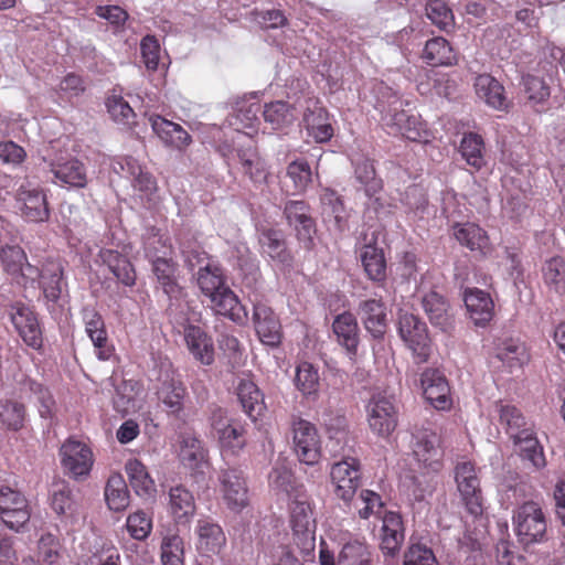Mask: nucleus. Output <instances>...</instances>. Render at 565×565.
Returning a JSON list of instances; mask_svg holds the SVG:
<instances>
[{"instance_id":"nucleus-8","label":"nucleus","mask_w":565,"mask_h":565,"mask_svg":"<svg viewBox=\"0 0 565 565\" xmlns=\"http://www.w3.org/2000/svg\"><path fill=\"white\" fill-rule=\"evenodd\" d=\"M515 531L524 544L542 540L546 531V521L541 507L535 502H526L519 508L514 516Z\"/></svg>"},{"instance_id":"nucleus-2","label":"nucleus","mask_w":565,"mask_h":565,"mask_svg":"<svg viewBox=\"0 0 565 565\" xmlns=\"http://www.w3.org/2000/svg\"><path fill=\"white\" fill-rule=\"evenodd\" d=\"M60 461L65 475L75 480H86L93 469L95 457L89 445L76 438H67L60 447Z\"/></svg>"},{"instance_id":"nucleus-23","label":"nucleus","mask_w":565,"mask_h":565,"mask_svg":"<svg viewBox=\"0 0 565 565\" xmlns=\"http://www.w3.org/2000/svg\"><path fill=\"white\" fill-rule=\"evenodd\" d=\"M149 121L153 132L168 147L183 150L192 141L191 136L179 124L158 115L150 116Z\"/></svg>"},{"instance_id":"nucleus-41","label":"nucleus","mask_w":565,"mask_h":565,"mask_svg":"<svg viewBox=\"0 0 565 565\" xmlns=\"http://www.w3.org/2000/svg\"><path fill=\"white\" fill-rule=\"evenodd\" d=\"M263 254L280 264H289L291 255L286 248L284 235L277 230H264L258 237Z\"/></svg>"},{"instance_id":"nucleus-25","label":"nucleus","mask_w":565,"mask_h":565,"mask_svg":"<svg viewBox=\"0 0 565 565\" xmlns=\"http://www.w3.org/2000/svg\"><path fill=\"white\" fill-rule=\"evenodd\" d=\"M85 331L92 340L99 360H108L111 355V347L108 344L107 333L100 315L92 308L83 310Z\"/></svg>"},{"instance_id":"nucleus-56","label":"nucleus","mask_w":565,"mask_h":565,"mask_svg":"<svg viewBox=\"0 0 565 565\" xmlns=\"http://www.w3.org/2000/svg\"><path fill=\"white\" fill-rule=\"evenodd\" d=\"M365 273L372 280H382L385 277V259L381 249L365 246L361 254Z\"/></svg>"},{"instance_id":"nucleus-29","label":"nucleus","mask_w":565,"mask_h":565,"mask_svg":"<svg viewBox=\"0 0 565 565\" xmlns=\"http://www.w3.org/2000/svg\"><path fill=\"white\" fill-rule=\"evenodd\" d=\"M290 524L296 534L313 533L316 522L308 497L298 492L290 501Z\"/></svg>"},{"instance_id":"nucleus-27","label":"nucleus","mask_w":565,"mask_h":565,"mask_svg":"<svg viewBox=\"0 0 565 565\" xmlns=\"http://www.w3.org/2000/svg\"><path fill=\"white\" fill-rule=\"evenodd\" d=\"M193 494L182 486L169 490L168 510L177 524H186L195 514Z\"/></svg>"},{"instance_id":"nucleus-53","label":"nucleus","mask_w":565,"mask_h":565,"mask_svg":"<svg viewBox=\"0 0 565 565\" xmlns=\"http://www.w3.org/2000/svg\"><path fill=\"white\" fill-rule=\"evenodd\" d=\"M424 58L431 65H451L456 61L451 46L444 38L427 41Z\"/></svg>"},{"instance_id":"nucleus-1","label":"nucleus","mask_w":565,"mask_h":565,"mask_svg":"<svg viewBox=\"0 0 565 565\" xmlns=\"http://www.w3.org/2000/svg\"><path fill=\"white\" fill-rule=\"evenodd\" d=\"M50 507L64 526L76 529L85 523L84 505L65 480H57L52 483Z\"/></svg>"},{"instance_id":"nucleus-11","label":"nucleus","mask_w":565,"mask_h":565,"mask_svg":"<svg viewBox=\"0 0 565 565\" xmlns=\"http://www.w3.org/2000/svg\"><path fill=\"white\" fill-rule=\"evenodd\" d=\"M335 494L344 502L353 499L360 487L361 473L360 463L353 457H345L343 460L333 463L330 471Z\"/></svg>"},{"instance_id":"nucleus-33","label":"nucleus","mask_w":565,"mask_h":565,"mask_svg":"<svg viewBox=\"0 0 565 565\" xmlns=\"http://www.w3.org/2000/svg\"><path fill=\"white\" fill-rule=\"evenodd\" d=\"M125 471L136 494L142 499H153L157 493L154 480L149 475L147 467L138 459H129L125 465Z\"/></svg>"},{"instance_id":"nucleus-15","label":"nucleus","mask_w":565,"mask_h":565,"mask_svg":"<svg viewBox=\"0 0 565 565\" xmlns=\"http://www.w3.org/2000/svg\"><path fill=\"white\" fill-rule=\"evenodd\" d=\"M9 315L23 341L30 347L39 348L42 343L41 330L33 311L28 306L17 302L10 307Z\"/></svg>"},{"instance_id":"nucleus-42","label":"nucleus","mask_w":565,"mask_h":565,"mask_svg":"<svg viewBox=\"0 0 565 565\" xmlns=\"http://www.w3.org/2000/svg\"><path fill=\"white\" fill-rule=\"evenodd\" d=\"M456 239L472 252L483 253L489 245L486 232L475 223H462L454 226Z\"/></svg>"},{"instance_id":"nucleus-14","label":"nucleus","mask_w":565,"mask_h":565,"mask_svg":"<svg viewBox=\"0 0 565 565\" xmlns=\"http://www.w3.org/2000/svg\"><path fill=\"white\" fill-rule=\"evenodd\" d=\"M1 263L4 270L20 285L33 286L39 278V269L26 262L20 246H6L1 249Z\"/></svg>"},{"instance_id":"nucleus-46","label":"nucleus","mask_w":565,"mask_h":565,"mask_svg":"<svg viewBox=\"0 0 565 565\" xmlns=\"http://www.w3.org/2000/svg\"><path fill=\"white\" fill-rule=\"evenodd\" d=\"M497 358L513 372L520 370L527 361L525 345L518 340H507L497 350Z\"/></svg>"},{"instance_id":"nucleus-24","label":"nucleus","mask_w":565,"mask_h":565,"mask_svg":"<svg viewBox=\"0 0 565 565\" xmlns=\"http://www.w3.org/2000/svg\"><path fill=\"white\" fill-rule=\"evenodd\" d=\"M422 306L433 326L443 331L452 328L454 315L448 301L431 290L423 296Z\"/></svg>"},{"instance_id":"nucleus-51","label":"nucleus","mask_w":565,"mask_h":565,"mask_svg":"<svg viewBox=\"0 0 565 565\" xmlns=\"http://www.w3.org/2000/svg\"><path fill=\"white\" fill-rule=\"evenodd\" d=\"M25 385L28 386V390L34 395L40 417L44 420L52 422L56 415L57 407L51 392L42 384L33 380H26Z\"/></svg>"},{"instance_id":"nucleus-47","label":"nucleus","mask_w":565,"mask_h":565,"mask_svg":"<svg viewBox=\"0 0 565 565\" xmlns=\"http://www.w3.org/2000/svg\"><path fill=\"white\" fill-rule=\"evenodd\" d=\"M99 258L122 284L126 286L135 284L136 274L131 264L116 250L102 249L99 252Z\"/></svg>"},{"instance_id":"nucleus-3","label":"nucleus","mask_w":565,"mask_h":565,"mask_svg":"<svg viewBox=\"0 0 565 565\" xmlns=\"http://www.w3.org/2000/svg\"><path fill=\"white\" fill-rule=\"evenodd\" d=\"M31 518V508L25 495L19 490L0 486V520L11 531L22 532Z\"/></svg>"},{"instance_id":"nucleus-10","label":"nucleus","mask_w":565,"mask_h":565,"mask_svg":"<svg viewBox=\"0 0 565 565\" xmlns=\"http://www.w3.org/2000/svg\"><path fill=\"white\" fill-rule=\"evenodd\" d=\"M220 493L223 503L233 513H241L249 505V493L242 473L228 469L220 475Z\"/></svg>"},{"instance_id":"nucleus-28","label":"nucleus","mask_w":565,"mask_h":565,"mask_svg":"<svg viewBox=\"0 0 565 565\" xmlns=\"http://www.w3.org/2000/svg\"><path fill=\"white\" fill-rule=\"evenodd\" d=\"M254 99V97H243L236 102L234 114L228 118V122L237 132L248 129L245 135L252 136L257 131V114L260 105Z\"/></svg>"},{"instance_id":"nucleus-64","label":"nucleus","mask_w":565,"mask_h":565,"mask_svg":"<svg viewBox=\"0 0 565 565\" xmlns=\"http://www.w3.org/2000/svg\"><path fill=\"white\" fill-rule=\"evenodd\" d=\"M404 565H438L433 551L422 544H413L404 555Z\"/></svg>"},{"instance_id":"nucleus-38","label":"nucleus","mask_w":565,"mask_h":565,"mask_svg":"<svg viewBox=\"0 0 565 565\" xmlns=\"http://www.w3.org/2000/svg\"><path fill=\"white\" fill-rule=\"evenodd\" d=\"M303 121L308 134L317 142H326L333 135V129L329 122L328 113L317 103L313 104L312 108L308 107L303 115Z\"/></svg>"},{"instance_id":"nucleus-9","label":"nucleus","mask_w":565,"mask_h":565,"mask_svg":"<svg viewBox=\"0 0 565 565\" xmlns=\"http://www.w3.org/2000/svg\"><path fill=\"white\" fill-rule=\"evenodd\" d=\"M292 440L299 460L306 465H315L321 455L320 438L316 427L308 420H292Z\"/></svg>"},{"instance_id":"nucleus-35","label":"nucleus","mask_w":565,"mask_h":565,"mask_svg":"<svg viewBox=\"0 0 565 565\" xmlns=\"http://www.w3.org/2000/svg\"><path fill=\"white\" fill-rule=\"evenodd\" d=\"M285 214L288 222L295 225L298 238L309 244L315 233L313 221L308 215V207L302 201H290L285 206Z\"/></svg>"},{"instance_id":"nucleus-61","label":"nucleus","mask_w":565,"mask_h":565,"mask_svg":"<svg viewBox=\"0 0 565 565\" xmlns=\"http://www.w3.org/2000/svg\"><path fill=\"white\" fill-rule=\"evenodd\" d=\"M287 175L292 181L297 192L305 191L312 180L311 169L303 160H296L289 163Z\"/></svg>"},{"instance_id":"nucleus-57","label":"nucleus","mask_w":565,"mask_h":565,"mask_svg":"<svg viewBox=\"0 0 565 565\" xmlns=\"http://www.w3.org/2000/svg\"><path fill=\"white\" fill-rule=\"evenodd\" d=\"M544 281L556 292L565 286V260L555 256L545 262L543 266Z\"/></svg>"},{"instance_id":"nucleus-43","label":"nucleus","mask_w":565,"mask_h":565,"mask_svg":"<svg viewBox=\"0 0 565 565\" xmlns=\"http://www.w3.org/2000/svg\"><path fill=\"white\" fill-rule=\"evenodd\" d=\"M294 383L305 397H317L320 388L319 370L312 363L301 362L297 365Z\"/></svg>"},{"instance_id":"nucleus-21","label":"nucleus","mask_w":565,"mask_h":565,"mask_svg":"<svg viewBox=\"0 0 565 565\" xmlns=\"http://www.w3.org/2000/svg\"><path fill=\"white\" fill-rule=\"evenodd\" d=\"M253 320L256 332L264 344L276 347L280 343V322L267 305L258 302L254 306Z\"/></svg>"},{"instance_id":"nucleus-17","label":"nucleus","mask_w":565,"mask_h":565,"mask_svg":"<svg viewBox=\"0 0 565 565\" xmlns=\"http://www.w3.org/2000/svg\"><path fill=\"white\" fill-rule=\"evenodd\" d=\"M194 535L195 547L202 555L217 554L226 544L223 529L209 519L198 520Z\"/></svg>"},{"instance_id":"nucleus-4","label":"nucleus","mask_w":565,"mask_h":565,"mask_svg":"<svg viewBox=\"0 0 565 565\" xmlns=\"http://www.w3.org/2000/svg\"><path fill=\"white\" fill-rule=\"evenodd\" d=\"M366 420L374 435L388 438L397 427V409L387 396L374 394L366 405Z\"/></svg>"},{"instance_id":"nucleus-6","label":"nucleus","mask_w":565,"mask_h":565,"mask_svg":"<svg viewBox=\"0 0 565 565\" xmlns=\"http://www.w3.org/2000/svg\"><path fill=\"white\" fill-rule=\"evenodd\" d=\"M213 436L217 439L223 452L235 454L245 446L244 427L226 412L217 409L211 418Z\"/></svg>"},{"instance_id":"nucleus-16","label":"nucleus","mask_w":565,"mask_h":565,"mask_svg":"<svg viewBox=\"0 0 565 565\" xmlns=\"http://www.w3.org/2000/svg\"><path fill=\"white\" fill-rule=\"evenodd\" d=\"M423 394L437 409H448L451 406L450 390L446 377L438 370L428 369L422 374Z\"/></svg>"},{"instance_id":"nucleus-63","label":"nucleus","mask_w":565,"mask_h":565,"mask_svg":"<svg viewBox=\"0 0 565 565\" xmlns=\"http://www.w3.org/2000/svg\"><path fill=\"white\" fill-rule=\"evenodd\" d=\"M524 92L527 99L533 104H543L550 97V87L546 85L543 78L527 75L524 77Z\"/></svg>"},{"instance_id":"nucleus-49","label":"nucleus","mask_w":565,"mask_h":565,"mask_svg":"<svg viewBox=\"0 0 565 565\" xmlns=\"http://www.w3.org/2000/svg\"><path fill=\"white\" fill-rule=\"evenodd\" d=\"M26 419L25 406L21 403L0 401V426L6 430L18 431L24 427Z\"/></svg>"},{"instance_id":"nucleus-39","label":"nucleus","mask_w":565,"mask_h":565,"mask_svg":"<svg viewBox=\"0 0 565 565\" xmlns=\"http://www.w3.org/2000/svg\"><path fill=\"white\" fill-rule=\"evenodd\" d=\"M157 395L170 414H179L183 409L185 387L179 379L167 375Z\"/></svg>"},{"instance_id":"nucleus-32","label":"nucleus","mask_w":565,"mask_h":565,"mask_svg":"<svg viewBox=\"0 0 565 565\" xmlns=\"http://www.w3.org/2000/svg\"><path fill=\"white\" fill-rule=\"evenodd\" d=\"M160 242H161V238L158 237L157 235L149 238L145 246L146 255L148 257L153 258V260H152L153 273H154L159 284L162 286L163 290L166 291V294L173 295L177 292V289H178L177 281H175V266L171 260H169L164 257H156L154 258L156 255L152 253L151 246L154 245L156 243H160Z\"/></svg>"},{"instance_id":"nucleus-19","label":"nucleus","mask_w":565,"mask_h":565,"mask_svg":"<svg viewBox=\"0 0 565 565\" xmlns=\"http://www.w3.org/2000/svg\"><path fill=\"white\" fill-rule=\"evenodd\" d=\"M381 518L380 547L384 555L393 557L399 553L405 537L402 516L397 512L385 511Z\"/></svg>"},{"instance_id":"nucleus-34","label":"nucleus","mask_w":565,"mask_h":565,"mask_svg":"<svg viewBox=\"0 0 565 565\" xmlns=\"http://www.w3.org/2000/svg\"><path fill=\"white\" fill-rule=\"evenodd\" d=\"M210 302L216 313L227 317L236 323H244L247 320L246 309L227 286L211 297Z\"/></svg>"},{"instance_id":"nucleus-62","label":"nucleus","mask_w":565,"mask_h":565,"mask_svg":"<svg viewBox=\"0 0 565 565\" xmlns=\"http://www.w3.org/2000/svg\"><path fill=\"white\" fill-rule=\"evenodd\" d=\"M106 107L110 117L117 122L126 125L135 117L134 109L120 95L109 96Z\"/></svg>"},{"instance_id":"nucleus-20","label":"nucleus","mask_w":565,"mask_h":565,"mask_svg":"<svg viewBox=\"0 0 565 565\" xmlns=\"http://www.w3.org/2000/svg\"><path fill=\"white\" fill-rule=\"evenodd\" d=\"M184 342L192 358L203 364L214 362L215 350L212 338L200 327L189 324L184 329Z\"/></svg>"},{"instance_id":"nucleus-40","label":"nucleus","mask_w":565,"mask_h":565,"mask_svg":"<svg viewBox=\"0 0 565 565\" xmlns=\"http://www.w3.org/2000/svg\"><path fill=\"white\" fill-rule=\"evenodd\" d=\"M511 436L514 439L516 451L523 460L529 461L536 469L545 466L543 449L529 430L523 429Z\"/></svg>"},{"instance_id":"nucleus-54","label":"nucleus","mask_w":565,"mask_h":565,"mask_svg":"<svg viewBox=\"0 0 565 565\" xmlns=\"http://www.w3.org/2000/svg\"><path fill=\"white\" fill-rule=\"evenodd\" d=\"M460 152L469 166L476 169L484 166V143L481 136L473 132L466 134L460 142Z\"/></svg>"},{"instance_id":"nucleus-50","label":"nucleus","mask_w":565,"mask_h":565,"mask_svg":"<svg viewBox=\"0 0 565 565\" xmlns=\"http://www.w3.org/2000/svg\"><path fill=\"white\" fill-rule=\"evenodd\" d=\"M46 299L56 301L62 294V268L58 264L49 263L39 270L38 280Z\"/></svg>"},{"instance_id":"nucleus-5","label":"nucleus","mask_w":565,"mask_h":565,"mask_svg":"<svg viewBox=\"0 0 565 565\" xmlns=\"http://www.w3.org/2000/svg\"><path fill=\"white\" fill-rule=\"evenodd\" d=\"M455 480L468 512L475 516L480 515L483 500L475 465L467 460L459 461L455 468Z\"/></svg>"},{"instance_id":"nucleus-7","label":"nucleus","mask_w":565,"mask_h":565,"mask_svg":"<svg viewBox=\"0 0 565 565\" xmlns=\"http://www.w3.org/2000/svg\"><path fill=\"white\" fill-rule=\"evenodd\" d=\"M398 324L399 335L417 362H426L430 355V339L426 324L412 313L402 315Z\"/></svg>"},{"instance_id":"nucleus-12","label":"nucleus","mask_w":565,"mask_h":565,"mask_svg":"<svg viewBox=\"0 0 565 565\" xmlns=\"http://www.w3.org/2000/svg\"><path fill=\"white\" fill-rule=\"evenodd\" d=\"M413 454L416 460L424 468L437 472L441 468V438L433 429L425 428L415 435Z\"/></svg>"},{"instance_id":"nucleus-55","label":"nucleus","mask_w":565,"mask_h":565,"mask_svg":"<svg viewBox=\"0 0 565 565\" xmlns=\"http://www.w3.org/2000/svg\"><path fill=\"white\" fill-rule=\"evenodd\" d=\"M196 281L202 294L209 299L226 286L220 268L211 265L199 269Z\"/></svg>"},{"instance_id":"nucleus-13","label":"nucleus","mask_w":565,"mask_h":565,"mask_svg":"<svg viewBox=\"0 0 565 565\" xmlns=\"http://www.w3.org/2000/svg\"><path fill=\"white\" fill-rule=\"evenodd\" d=\"M17 204L22 216L30 222H45L50 211L43 191L30 183H23L17 191Z\"/></svg>"},{"instance_id":"nucleus-37","label":"nucleus","mask_w":565,"mask_h":565,"mask_svg":"<svg viewBox=\"0 0 565 565\" xmlns=\"http://www.w3.org/2000/svg\"><path fill=\"white\" fill-rule=\"evenodd\" d=\"M333 332L338 342L345 348L351 359L355 356L359 344V327L351 313H342L333 321Z\"/></svg>"},{"instance_id":"nucleus-60","label":"nucleus","mask_w":565,"mask_h":565,"mask_svg":"<svg viewBox=\"0 0 565 565\" xmlns=\"http://www.w3.org/2000/svg\"><path fill=\"white\" fill-rule=\"evenodd\" d=\"M126 526L135 540H146L152 530V520L143 511L138 510L128 515Z\"/></svg>"},{"instance_id":"nucleus-26","label":"nucleus","mask_w":565,"mask_h":565,"mask_svg":"<svg viewBox=\"0 0 565 565\" xmlns=\"http://www.w3.org/2000/svg\"><path fill=\"white\" fill-rule=\"evenodd\" d=\"M359 316L365 329L375 339H381L386 332V308L379 299L364 300L359 306Z\"/></svg>"},{"instance_id":"nucleus-59","label":"nucleus","mask_w":565,"mask_h":565,"mask_svg":"<svg viewBox=\"0 0 565 565\" xmlns=\"http://www.w3.org/2000/svg\"><path fill=\"white\" fill-rule=\"evenodd\" d=\"M264 119L274 129H278L294 120V114L284 102H274L265 105Z\"/></svg>"},{"instance_id":"nucleus-31","label":"nucleus","mask_w":565,"mask_h":565,"mask_svg":"<svg viewBox=\"0 0 565 565\" xmlns=\"http://www.w3.org/2000/svg\"><path fill=\"white\" fill-rule=\"evenodd\" d=\"M473 86L477 97L488 106L498 110L508 108L509 103L504 94V87L491 75L477 76Z\"/></svg>"},{"instance_id":"nucleus-44","label":"nucleus","mask_w":565,"mask_h":565,"mask_svg":"<svg viewBox=\"0 0 565 565\" xmlns=\"http://www.w3.org/2000/svg\"><path fill=\"white\" fill-rule=\"evenodd\" d=\"M121 169L131 179L132 186L142 195H150L157 189L154 178L139 164L134 158H125Z\"/></svg>"},{"instance_id":"nucleus-30","label":"nucleus","mask_w":565,"mask_h":565,"mask_svg":"<svg viewBox=\"0 0 565 565\" xmlns=\"http://www.w3.org/2000/svg\"><path fill=\"white\" fill-rule=\"evenodd\" d=\"M387 125L395 127L396 132L412 141L426 142L430 136L426 124L417 115H409L404 110L390 116Z\"/></svg>"},{"instance_id":"nucleus-18","label":"nucleus","mask_w":565,"mask_h":565,"mask_svg":"<svg viewBox=\"0 0 565 565\" xmlns=\"http://www.w3.org/2000/svg\"><path fill=\"white\" fill-rule=\"evenodd\" d=\"M55 183L72 188H85L87 173L83 162L72 157H60L50 163Z\"/></svg>"},{"instance_id":"nucleus-36","label":"nucleus","mask_w":565,"mask_h":565,"mask_svg":"<svg viewBox=\"0 0 565 565\" xmlns=\"http://www.w3.org/2000/svg\"><path fill=\"white\" fill-rule=\"evenodd\" d=\"M104 498L109 510L122 512L130 504V493L124 477L118 473H111L105 484Z\"/></svg>"},{"instance_id":"nucleus-48","label":"nucleus","mask_w":565,"mask_h":565,"mask_svg":"<svg viewBox=\"0 0 565 565\" xmlns=\"http://www.w3.org/2000/svg\"><path fill=\"white\" fill-rule=\"evenodd\" d=\"M160 559L162 565H184V543L177 532H168L162 536Z\"/></svg>"},{"instance_id":"nucleus-22","label":"nucleus","mask_w":565,"mask_h":565,"mask_svg":"<svg viewBox=\"0 0 565 565\" xmlns=\"http://www.w3.org/2000/svg\"><path fill=\"white\" fill-rule=\"evenodd\" d=\"M465 306L469 318L478 327L487 326L494 316V302L490 295L478 288L465 291Z\"/></svg>"},{"instance_id":"nucleus-52","label":"nucleus","mask_w":565,"mask_h":565,"mask_svg":"<svg viewBox=\"0 0 565 565\" xmlns=\"http://www.w3.org/2000/svg\"><path fill=\"white\" fill-rule=\"evenodd\" d=\"M361 519H369L371 515H381L383 502L381 497L369 489H362L358 495L349 501Z\"/></svg>"},{"instance_id":"nucleus-58","label":"nucleus","mask_w":565,"mask_h":565,"mask_svg":"<svg viewBox=\"0 0 565 565\" xmlns=\"http://www.w3.org/2000/svg\"><path fill=\"white\" fill-rule=\"evenodd\" d=\"M369 552L365 544L354 541L345 544L339 556L338 565H369Z\"/></svg>"},{"instance_id":"nucleus-45","label":"nucleus","mask_w":565,"mask_h":565,"mask_svg":"<svg viewBox=\"0 0 565 565\" xmlns=\"http://www.w3.org/2000/svg\"><path fill=\"white\" fill-rule=\"evenodd\" d=\"M237 396L245 413L256 419L264 409L263 395L256 384L249 380H242L237 386Z\"/></svg>"}]
</instances>
